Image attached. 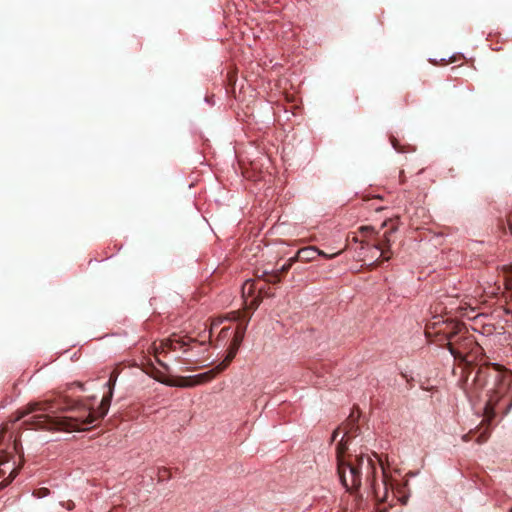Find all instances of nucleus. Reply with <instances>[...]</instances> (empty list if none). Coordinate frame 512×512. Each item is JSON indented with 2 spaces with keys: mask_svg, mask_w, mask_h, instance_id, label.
<instances>
[{
  "mask_svg": "<svg viewBox=\"0 0 512 512\" xmlns=\"http://www.w3.org/2000/svg\"><path fill=\"white\" fill-rule=\"evenodd\" d=\"M391 143H392V146L399 151V144H398V141L395 137H391Z\"/></svg>",
  "mask_w": 512,
  "mask_h": 512,
  "instance_id": "obj_29",
  "label": "nucleus"
},
{
  "mask_svg": "<svg viewBox=\"0 0 512 512\" xmlns=\"http://www.w3.org/2000/svg\"><path fill=\"white\" fill-rule=\"evenodd\" d=\"M17 474H18V469L17 468H12L10 470L8 478L3 480L0 483V489H2L4 487H6L7 485H9L14 480V478L17 476Z\"/></svg>",
  "mask_w": 512,
  "mask_h": 512,
  "instance_id": "obj_17",
  "label": "nucleus"
},
{
  "mask_svg": "<svg viewBox=\"0 0 512 512\" xmlns=\"http://www.w3.org/2000/svg\"><path fill=\"white\" fill-rule=\"evenodd\" d=\"M269 274H270V272L263 271L261 275H257V278L259 280L262 279V280L265 281L266 278H269Z\"/></svg>",
  "mask_w": 512,
  "mask_h": 512,
  "instance_id": "obj_25",
  "label": "nucleus"
},
{
  "mask_svg": "<svg viewBox=\"0 0 512 512\" xmlns=\"http://www.w3.org/2000/svg\"><path fill=\"white\" fill-rule=\"evenodd\" d=\"M463 341L470 346V350L465 355L463 353L464 359H458L461 362L467 364L468 367H471L473 362L476 361L480 356L484 355L483 348L474 340L471 335H467Z\"/></svg>",
  "mask_w": 512,
  "mask_h": 512,
  "instance_id": "obj_9",
  "label": "nucleus"
},
{
  "mask_svg": "<svg viewBox=\"0 0 512 512\" xmlns=\"http://www.w3.org/2000/svg\"><path fill=\"white\" fill-rule=\"evenodd\" d=\"M465 334L466 335H463V333L458 337L456 338L453 342H454V347L456 349H459L460 351H462V353H464L465 355L467 354V352L470 350V346L467 345L463 339L468 335L467 334V331H465Z\"/></svg>",
  "mask_w": 512,
  "mask_h": 512,
  "instance_id": "obj_13",
  "label": "nucleus"
},
{
  "mask_svg": "<svg viewBox=\"0 0 512 512\" xmlns=\"http://www.w3.org/2000/svg\"><path fill=\"white\" fill-rule=\"evenodd\" d=\"M359 232L364 236H369V235L376 236L379 234V232H376L372 226H362L359 228Z\"/></svg>",
  "mask_w": 512,
  "mask_h": 512,
  "instance_id": "obj_18",
  "label": "nucleus"
},
{
  "mask_svg": "<svg viewBox=\"0 0 512 512\" xmlns=\"http://www.w3.org/2000/svg\"><path fill=\"white\" fill-rule=\"evenodd\" d=\"M50 494V490L48 488L42 487L34 490L33 495L37 498H44Z\"/></svg>",
  "mask_w": 512,
  "mask_h": 512,
  "instance_id": "obj_20",
  "label": "nucleus"
},
{
  "mask_svg": "<svg viewBox=\"0 0 512 512\" xmlns=\"http://www.w3.org/2000/svg\"><path fill=\"white\" fill-rule=\"evenodd\" d=\"M250 320V317H248L244 323H240L237 328H236V331H235V334H234V337H233V340H232V343L231 345L239 348L241 342L243 341L244 339V335H245V332H246V329H247V325H248V322Z\"/></svg>",
  "mask_w": 512,
  "mask_h": 512,
  "instance_id": "obj_12",
  "label": "nucleus"
},
{
  "mask_svg": "<svg viewBox=\"0 0 512 512\" xmlns=\"http://www.w3.org/2000/svg\"><path fill=\"white\" fill-rule=\"evenodd\" d=\"M465 327L462 323L450 319H443L441 316H434L426 324L425 335L431 341H446L445 347L455 359H464L462 351L454 347V340L458 338Z\"/></svg>",
  "mask_w": 512,
  "mask_h": 512,
  "instance_id": "obj_4",
  "label": "nucleus"
},
{
  "mask_svg": "<svg viewBox=\"0 0 512 512\" xmlns=\"http://www.w3.org/2000/svg\"><path fill=\"white\" fill-rule=\"evenodd\" d=\"M8 464H9V463H8L7 461H6V462H2V463H1V466H2V467H0V477H2V476H4V475H5V473H6V471H7L6 466H7Z\"/></svg>",
  "mask_w": 512,
  "mask_h": 512,
  "instance_id": "obj_23",
  "label": "nucleus"
},
{
  "mask_svg": "<svg viewBox=\"0 0 512 512\" xmlns=\"http://www.w3.org/2000/svg\"><path fill=\"white\" fill-rule=\"evenodd\" d=\"M344 443L336 446L337 471L342 485L348 491H358L366 486L377 500H384L388 483L380 461L360 450L359 453L344 454Z\"/></svg>",
  "mask_w": 512,
  "mask_h": 512,
  "instance_id": "obj_2",
  "label": "nucleus"
},
{
  "mask_svg": "<svg viewBox=\"0 0 512 512\" xmlns=\"http://www.w3.org/2000/svg\"><path fill=\"white\" fill-rule=\"evenodd\" d=\"M269 274H270V272L263 271L261 275H257V278L259 280L262 279V280L265 281L266 278H269Z\"/></svg>",
  "mask_w": 512,
  "mask_h": 512,
  "instance_id": "obj_26",
  "label": "nucleus"
},
{
  "mask_svg": "<svg viewBox=\"0 0 512 512\" xmlns=\"http://www.w3.org/2000/svg\"><path fill=\"white\" fill-rule=\"evenodd\" d=\"M403 176H404V171L402 170V171H400V178H401V181H402V182L404 181V180H403Z\"/></svg>",
  "mask_w": 512,
  "mask_h": 512,
  "instance_id": "obj_33",
  "label": "nucleus"
},
{
  "mask_svg": "<svg viewBox=\"0 0 512 512\" xmlns=\"http://www.w3.org/2000/svg\"><path fill=\"white\" fill-rule=\"evenodd\" d=\"M258 289L259 296H272V294H269L265 292L264 287H258V283L255 280H247L242 287V293L243 296H252L255 292V290Z\"/></svg>",
  "mask_w": 512,
  "mask_h": 512,
  "instance_id": "obj_11",
  "label": "nucleus"
},
{
  "mask_svg": "<svg viewBox=\"0 0 512 512\" xmlns=\"http://www.w3.org/2000/svg\"><path fill=\"white\" fill-rule=\"evenodd\" d=\"M359 417V411L356 412L353 410L346 420L340 427H338L332 434V440L334 441L341 431H343V436L337 445L344 443V454L347 453L348 444L350 440L358 435L359 426L357 424V419Z\"/></svg>",
  "mask_w": 512,
  "mask_h": 512,
  "instance_id": "obj_7",
  "label": "nucleus"
},
{
  "mask_svg": "<svg viewBox=\"0 0 512 512\" xmlns=\"http://www.w3.org/2000/svg\"><path fill=\"white\" fill-rule=\"evenodd\" d=\"M486 440H487V436H486L485 434H481V435L478 437V439H477V441H478L479 443L485 442Z\"/></svg>",
  "mask_w": 512,
  "mask_h": 512,
  "instance_id": "obj_30",
  "label": "nucleus"
},
{
  "mask_svg": "<svg viewBox=\"0 0 512 512\" xmlns=\"http://www.w3.org/2000/svg\"><path fill=\"white\" fill-rule=\"evenodd\" d=\"M283 275L284 274L280 273L279 270L275 272H270L269 278H266L265 282L270 284H277L281 281V276Z\"/></svg>",
  "mask_w": 512,
  "mask_h": 512,
  "instance_id": "obj_16",
  "label": "nucleus"
},
{
  "mask_svg": "<svg viewBox=\"0 0 512 512\" xmlns=\"http://www.w3.org/2000/svg\"><path fill=\"white\" fill-rule=\"evenodd\" d=\"M470 439V435L469 434H466L463 436V440L464 441H468Z\"/></svg>",
  "mask_w": 512,
  "mask_h": 512,
  "instance_id": "obj_32",
  "label": "nucleus"
},
{
  "mask_svg": "<svg viewBox=\"0 0 512 512\" xmlns=\"http://www.w3.org/2000/svg\"><path fill=\"white\" fill-rule=\"evenodd\" d=\"M238 349L239 348H237L233 345H230L226 358L219 365H225V369H226L229 366V364L231 363V361L234 359V357L236 356Z\"/></svg>",
  "mask_w": 512,
  "mask_h": 512,
  "instance_id": "obj_14",
  "label": "nucleus"
},
{
  "mask_svg": "<svg viewBox=\"0 0 512 512\" xmlns=\"http://www.w3.org/2000/svg\"><path fill=\"white\" fill-rule=\"evenodd\" d=\"M487 378L493 379V386L487 390L484 418L491 423L498 414L506 416L512 410V372L496 363L481 365L472 383L477 392L486 386Z\"/></svg>",
  "mask_w": 512,
  "mask_h": 512,
  "instance_id": "obj_3",
  "label": "nucleus"
},
{
  "mask_svg": "<svg viewBox=\"0 0 512 512\" xmlns=\"http://www.w3.org/2000/svg\"><path fill=\"white\" fill-rule=\"evenodd\" d=\"M220 323H221V321H215V322H213V323H212V327H211L210 332H211L215 327H217Z\"/></svg>",
  "mask_w": 512,
  "mask_h": 512,
  "instance_id": "obj_31",
  "label": "nucleus"
},
{
  "mask_svg": "<svg viewBox=\"0 0 512 512\" xmlns=\"http://www.w3.org/2000/svg\"><path fill=\"white\" fill-rule=\"evenodd\" d=\"M73 506H74V504H73V503H69V504H68V506H67V508H68V509H72V507H73Z\"/></svg>",
  "mask_w": 512,
  "mask_h": 512,
  "instance_id": "obj_34",
  "label": "nucleus"
},
{
  "mask_svg": "<svg viewBox=\"0 0 512 512\" xmlns=\"http://www.w3.org/2000/svg\"><path fill=\"white\" fill-rule=\"evenodd\" d=\"M196 342L197 340L195 338L173 333L168 338L161 340L159 344L154 343L153 350L157 363L168 370V365L162 360V357H166L169 352L177 350L186 353L191 344Z\"/></svg>",
  "mask_w": 512,
  "mask_h": 512,
  "instance_id": "obj_5",
  "label": "nucleus"
},
{
  "mask_svg": "<svg viewBox=\"0 0 512 512\" xmlns=\"http://www.w3.org/2000/svg\"><path fill=\"white\" fill-rule=\"evenodd\" d=\"M396 227L392 226L387 231L384 232L382 236L376 235L375 237V244L373 245L374 248L381 251V257L382 261H388L391 258L390 253V246H391V239L390 236L396 231Z\"/></svg>",
  "mask_w": 512,
  "mask_h": 512,
  "instance_id": "obj_8",
  "label": "nucleus"
},
{
  "mask_svg": "<svg viewBox=\"0 0 512 512\" xmlns=\"http://www.w3.org/2000/svg\"><path fill=\"white\" fill-rule=\"evenodd\" d=\"M387 225H388V222H387V221H385V222H383V223H382V227H386Z\"/></svg>",
  "mask_w": 512,
  "mask_h": 512,
  "instance_id": "obj_35",
  "label": "nucleus"
},
{
  "mask_svg": "<svg viewBox=\"0 0 512 512\" xmlns=\"http://www.w3.org/2000/svg\"><path fill=\"white\" fill-rule=\"evenodd\" d=\"M117 377H118V372L116 370H113L110 374L109 381L106 383V385L109 387V390L113 391V388L116 384Z\"/></svg>",
  "mask_w": 512,
  "mask_h": 512,
  "instance_id": "obj_19",
  "label": "nucleus"
},
{
  "mask_svg": "<svg viewBox=\"0 0 512 512\" xmlns=\"http://www.w3.org/2000/svg\"><path fill=\"white\" fill-rule=\"evenodd\" d=\"M229 327H223L219 333L220 338H225L228 336Z\"/></svg>",
  "mask_w": 512,
  "mask_h": 512,
  "instance_id": "obj_22",
  "label": "nucleus"
},
{
  "mask_svg": "<svg viewBox=\"0 0 512 512\" xmlns=\"http://www.w3.org/2000/svg\"><path fill=\"white\" fill-rule=\"evenodd\" d=\"M244 316V314L240 311H234V312H231L230 313V320H233V321H240L242 320V317Z\"/></svg>",
  "mask_w": 512,
  "mask_h": 512,
  "instance_id": "obj_21",
  "label": "nucleus"
},
{
  "mask_svg": "<svg viewBox=\"0 0 512 512\" xmlns=\"http://www.w3.org/2000/svg\"><path fill=\"white\" fill-rule=\"evenodd\" d=\"M297 255L295 254L293 257L289 258L287 262L279 269V272L286 275L291 267L298 262Z\"/></svg>",
  "mask_w": 512,
  "mask_h": 512,
  "instance_id": "obj_15",
  "label": "nucleus"
},
{
  "mask_svg": "<svg viewBox=\"0 0 512 512\" xmlns=\"http://www.w3.org/2000/svg\"><path fill=\"white\" fill-rule=\"evenodd\" d=\"M261 299L255 298L251 301V308L256 309L260 303Z\"/></svg>",
  "mask_w": 512,
  "mask_h": 512,
  "instance_id": "obj_27",
  "label": "nucleus"
},
{
  "mask_svg": "<svg viewBox=\"0 0 512 512\" xmlns=\"http://www.w3.org/2000/svg\"><path fill=\"white\" fill-rule=\"evenodd\" d=\"M337 255H338V253H334V254L328 255V254H326V253H325L324 251H322V250H321V254H318V256H323V257L328 258V259H331V258H333V257H335V256H337Z\"/></svg>",
  "mask_w": 512,
  "mask_h": 512,
  "instance_id": "obj_28",
  "label": "nucleus"
},
{
  "mask_svg": "<svg viewBox=\"0 0 512 512\" xmlns=\"http://www.w3.org/2000/svg\"><path fill=\"white\" fill-rule=\"evenodd\" d=\"M113 397V391L109 390L106 395L103 396L100 406L99 415L95 412L90 411L82 404L65 401L64 406L59 410L61 412H78L72 416H55L53 410V401H41L33 402L27 405V407L21 411H18L17 416L8 423L3 424L0 430V441H3L6 433H8L12 426L27 416L28 414L34 413V415L23 422L29 429L36 430H61V431H75L84 430L87 426L92 425L99 418L104 417L110 407L111 399Z\"/></svg>",
  "mask_w": 512,
  "mask_h": 512,
  "instance_id": "obj_1",
  "label": "nucleus"
},
{
  "mask_svg": "<svg viewBox=\"0 0 512 512\" xmlns=\"http://www.w3.org/2000/svg\"><path fill=\"white\" fill-rule=\"evenodd\" d=\"M318 254H321V250L315 246L301 248L296 253L298 260L301 262L313 261L318 256Z\"/></svg>",
  "mask_w": 512,
  "mask_h": 512,
  "instance_id": "obj_10",
  "label": "nucleus"
},
{
  "mask_svg": "<svg viewBox=\"0 0 512 512\" xmlns=\"http://www.w3.org/2000/svg\"><path fill=\"white\" fill-rule=\"evenodd\" d=\"M508 512H512V508Z\"/></svg>",
  "mask_w": 512,
  "mask_h": 512,
  "instance_id": "obj_36",
  "label": "nucleus"
},
{
  "mask_svg": "<svg viewBox=\"0 0 512 512\" xmlns=\"http://www.w3.org/2000/svg\"><path fill=\"white\" fill-rule=\"evenodd\" d=\"M507 226L510 234L512 235V213L507 217Z\"/></svg>",
  "mask_w": 512,
  "mask_h": 512,
  "instance_id": "obj_24",
  "label": "nucleus"
},
{
  "mask_svg": "<svg viewBox=\"0 0 512 512\" xmlns=\"http://www.w3.org/2000/svg\"><path fill=\"white\" fill-rule=\"evenodd\" d=\"M225 370V365H217L215 368L190 377H181L178 381L175 380H163L162 383L168 386H178V387H193L196 385L204 384L210 382L214 379L219 373Z\"/></svg>",
  "mask_w": 512,
  "mask_h": 512,
  "instance_id": "obj_6",
  "label": "nucleus"
}]
</instances>
